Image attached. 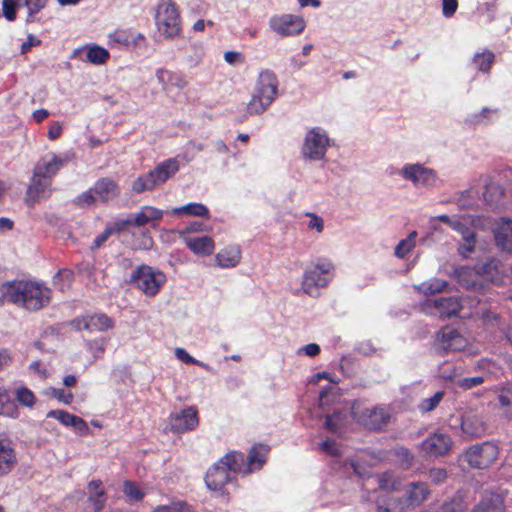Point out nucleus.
Returning a JSON list of instances; mask_svg holds the SVG:
<instances>
[{
  "instance_id": "7c9ffc66",
  "label": "nucleus",
  "mask_w": 512,
  "mask_h": 512,
  "mask_svg": "<svg viewBox=\"0 0 512 512\" xmlns=\"http://www.w3.org/2000/svg\"><path fill=\"white\" fill-rule=\"evenodd\" d=\"M348 422L347 413L342 411H334L325 417L324 427L327 431L335 435H341Z\"/></svg>"
},
{
  "instance_id": "f704fd0d",
  "label": "nucleus",
  "mask_w": 512,
  "mask_h": 512,
  "mask_svg": "<svg viewBox=\"0 0 512 512\" xmlns=\"http://www.w3.org/2000/svg\"><path fill=\"white\" fill-rule=\"evenodd\" d=\"M375 505L377 512H404L399 498L390 495L377 497Z\"/></svg>"
},
{
  "instance_id": "4468645a",
  "label": "nucleus",
  "mask_w": 512,
  "mask_h": 512,
  "mask_svg": "<svg viewBox=\"0 0 512 512\" xmlns=\"http://www.w3.org/2000/svg\"><path fill=\"white\" fill-rule=\"evenodd\" d=\"M401 175L416 186H431L436 181L435 172L421 164H407L401 170Z\"/></svg>"
},
{
  "instance_id": "8fccbe9b",
  "label": "nucleus",
  "mask_w": 512,
  "mask_h": 512,
  "mask_svg": "<svg viewBox=\"0 0 512 512\" xmlns=\"http://www.w3.org/2000/svg\"><path fill=\"white\" fill-rule=\"evenodd\" d=\"M437 512H466V507L462 501L453 499L451 501L444 502Z\"/></svg>"
},
{
  "instance_id": "69168bd1",
  "label": "nucleus",
  "mask_w": 512,
  "mask_h": 512,
  "mask_svg": "<svg viewBox=\"0 0 512 512\" xmlns=\"http://www.w3.org/2000/svg\"><path fill=\"white\" fill-rule=\"evenodd\" d=\"M307 216L311 218L308 227L311 229H316L317 232H322L324 229L323 219L314 213H307Z\"/></svg>"
},
{
  "instance_id": "9d476101",
  "label": "nucleus",
  "mask_w": 512,
  "mask_h": 512,
  "mask_svg": "<svg viewBox=\"0 0 512 512\" xmlns=\"http://www.w3.org/2000/svg\"><path fill=\"white\" fill-rule=\"evenodd\" d=\"M269 25L282 37L298 35L305 29L304 19L292 14L274 16L270 19Z\"/></svg>"
},
{
  "instance_id": "e2e57ef3",
  "label": "nucleus",
  "mask_w": 512,
  "mask_h": 512,
  "mask_svg": "<svg viewBox=\"0 0 512 512\" xmlns=\"http://www.w3.org/2000/svg\"><path fill=\"white\" fill-rule=\"evenodd\" d=\"M96 195L94 194L92 188L86 192H83L77 198V203L79 205H92L96 201Z\"/></svg>"
},
{
  "instance_id": "4be33fe9",
  "label": "nucleus",
  "mask_w": 512,
  "mask_h": 512,
  "mask_svg": "<svg viewBox=\"0 0 512 512\" xmlns=\"http://www.w3.org/2000/svg\"><path fill=\"white\" fill-rule=\"evenodd\" d=\"M92 190L102 202H108L120 195L118 184L109 177H104L96 181Z\"/></svg>"
},
{
  "instance_id": "393cba45",
  "label": "nucleus",
  "mask_w": 512,
  "mask_h": 512,
  "mask_svg": "<svg viewBox=\"0 0 512 512\" xmlns=\"http://www.w3.org/2000/svg\"><path fill=\"white\" fill-rule=\"evenodd\" d=\"M51 185V181L43 176H36L33 171V177L31 180V184L29 185L26 193V201L33 205L36 203L41 197L45 196L46 190Z\"/></svg>"
},
{
  "instance_id": "f257e3e1",
  "label": "nucleus",
  "mask_w": 512,
  "mask_h": 512,
  "mask_svg": "<svg viewBox=\"0 0 512 512\" xmlns=\"http://www.w3.org/2000/svg\"><path fill=\"white\" fill-rule=\"evenodd\" d=\"M3 300L29 311H38L49 305L52 291L42 283L31 280L4 282L0 287Z\"/></svg>"
},
{
  "instance_id": "6e6552de",
  "label": "nucleus",
  "mask_w": 512,
  "mask_h": 512,
  "mask_svg": "<svg viewBox=\"0 0 512 512\" xmlns=\"http://www.w3.org/2000/svg\"><path fill=\"white\" fill-rule=\"evenodd\" d=\"M390 418L389 409L383 406L364 408L356 414L357 421L373 431L383 430L388 425Z\"/></svg>"
},
{
  "instance_id": "cd10ccee",
  "label": "nucleus",
  "mask_w": 512,
  "mask_h": 512,
  "mask_svg": "<svg viewBox=\"0 0 512 512\" xmlns=\"http://www.w3.org/2000/svg\"><path fill=\"white\" fill-rule=\"evenodd\" d=\"M378 486L384 491H401L404 479L394 471L388 470L377 475Z\"/></svg>"
},
{
  "instance_id": "2eb2a0df",
  "label": "nucleus",
  "mask_w": 512,
  "mask_h": 512,
  "mask_svg": "<svg viewBox=\"0 0 512 512\" xmlns=\"http://www.w3.org/2000/svg\"><path fill=\"white\" fill-rule=\"evenodd\" d=\"M106 501L107 496L102 481L91 480L88 483V498L84 502L82 512H100L105 507Z\"/></svg>"
},
{
  "instance_id": "412c9836",
  "label": "nucleus",
  "mask_w": 512,
  "mask_h": 512,
  "mask_svg": "<svg viewBox=\"0 0 512 512\" xmlns=\"http://www.w3.org/2000/svg\"><path fill=\"white\" fill-rule=\"evenodd\" d=\"M328 285V278L324 276L318 269H311L306 271L303 277L302 289L303 291L313 297L318 296L319 288Z\"/></svg>"
},
{
  "instance_id": "5fc2aeb1",
  "label": "nucleus",
  "mask_w": 512,
  "mask_h": 512,
  "mask_svg": "<svg viewBox=\"0 0 512 512\" xmlns=\"http://www.w3.org/2000/svg\"><path fill=\"white\" fill-rule=\"evenodd\" d=\"M131 218L118 220L114 223L108 224L107 229H111V234L124 231L128 226H131Z\"/></svg>"
},
{
  "instance_id": "473e14b6",
  "label": "nucleus",
  "mask_w": 512,
  "mask_h": 512,
  "mask_svg": "<svg viewBox=\"0 0 512 512\" xmlns=\"http://www.w3.org/2000/svg\"><path fill=\"white\" fill-rule=\"evenodd\" d=\"M240 259L241 251L237 246L227 247L216 255L218 265L225 268L235 267L240 262Z\"/></svg>"
},
{
  "instance_id": "aec40b11",
  "label": "nucleus",
  "mask_w": 512,
  "mask_h": 512,
  "mask_svg": "<svg viewBox=\"0 0 512 512\" xmlns=\"http://www.w3.org/2000/svg\"><path fill=\"white\" fill-rule=\"evenodd\" d=\"M502 263L496 258H488L485 262L475 266L479 278L488 284V282L496 283L501 280Z\"/></svg>"
},
{
  "instance_id": "a211bd4d",
  "label": "nucleus",
  "mask_w": 512,
  "mask_h": 512,
  "mask_svg": "<svg viewBox=\"0 0 512 512\" xmlns=\"http://www.w3.org/2000/svg\"><path fill=\"white\" fill-rule=\"evenodd\" d=\"M437 341L444 351H459L465 346V340L457 329L446 326L437 333Z\"/></svg>"
},
{
  "instance_id": "e433bc0d",
  "label": "nucleus",
  "mask_w": 512,
  "mask_h": 512,
  "mask_svg": "<svg viewBox=\"0 0 512 512\" xmlns=\"http://www.w3.org/2000/svg\"><path fill=\"white\" fill-rule=\"evenodd\" d=\"M174 214H188L197 217L209 218L208 208L201 203H189L173 209Z\"/></svg>"
},
{
  "instance_id": "ddd939ff",
  "label": "nucleus",
  "mask_w": 512,
  "mask_h": 512,
  "mask_svg": "<svg viewBox=\"0 0 512 512\" xmlns=\"http://www.w3.org/2000/svg\"><path fill=\"white\" fill-rule=\"evenodd\" d=\"M453 274L459 285L467 290L485 293L489 287V284L479 278L475 267L462 266L456 268Z\"/></svg>"
},
{
  "instance_id": "6e6d98bb",
  "label": "nucleus",
  "mask_w": 512,
  "mask_h": 512,
  "mask_svg": "<svg viewBox=\"0 0 512 512\" xmlns=\"http://www.w3.org/2000/svg\"><path fill=\"white\" fill-rule=\"evenodd\" d=\"M458 8L457 0H442V13L445 17H452Z\"/></svg>"
},
{
  "instance_id": "37998d69",
  "label": "nucleus",
  "mask_w": 512,
  "mask_h": 512,
  "mask_svg": "<svg viewBox=\"0 0 512 512\" xmlns=\"http://www.w3.org/2000/svg\"><path fill=\"white\" fill-rule=\"evenodd\" d=\"M16 407L5 389L0 388V414L14 416Z\"/></svg>"
},
{
  "instance_id": "f3484780",
  "label": "nucleus",
  "mask_w": 512,
  "mask_h": 512,
  "mask_svg": "<svg viewBox=\"0 0 512 512\" xmlns=\"http://www.w3.org/2000/svg\"><path fill=\"white\" fill-rule=\"evenodd\" d=\"M461 429L464 434L472 438H480L486 434L487 424L481 416L469 411L461 416Z\"/></svg>"
},
{
  "instance_id": "49530a36",
  "label": "nucleus",
  "mask_w": 512,
  "mask_h": 512,
  "mask_svg": "<svg viewBox=\"0 0 512 512\" xmlns=\"http://www.w3.org/2000/svg\"><path fill=\"white\" fill-rule=\"evenodd\" d=\"M106 345L107 340L104 337L86 341V346L92 352V355L95 359L103 356Z\"/></svg>"
},
{
  "instance_id": "c85d7f7f",
  "label": "nucleus",
  "mask_w": 512,
  "mask_h": 512,
  "mask_svg": "<svg viewBox=\"0 0 512 512\" xmlns=\"http://www.w3.org/2000/svg\"><path fill=\"white\" fill-rule=\"evenodd\" d=\"M269 451V447L264 444L254 445L245 459L247 461V467L243 469V473H250L254 467L257 469L261 468L265 463V456Z\"/></svg>"
},
{
  "instance_id": "7ed1b4c3",
  "label": "nucleus",
  "mask_w": 512,
  "mask_h": 512,
  "mask_svg": "<svg viewBox=\"0 0 512 512\" xmlns=\"http://www.w3.org/2000/svg\"><path fill=\"white\" fill-rule=\"evenodd\" d=\"M278 92V80L269 69L263 70L258 77L256 92L247 105L249 114H261L275 100Z\"/></svg>"
},
{
  "instance_id": "864d4df0",
  "label": "nucleus",
  "mask_w": 512,
  "mask_h": 512,
  "mask_svg": "<svg viewBox=\"0 0 512 512\" xmlns=\"http://www.w3.org/2000/svg\"><path fill=\"white\" fill-rule=\"evenodd\" d=\"M428 476L433 483L441 484L447 478V471L443 468H432L429 470Z\"/></svg>"
},
{
  "instance_id": "052dcab7",
  "label": "nucleus",
  "mask_w": 512,
  "mask_h": 512,
  "mask_svg": "<svg viewBox=\"0 0 512 512\" xmlns=\"http://www.w3.org/2000/svg\"><path fill=\"white\" fill-rule=\"evenodd\" d=\"M499 402L503 407L509 408V412L512 414V390L503 389L499 395Z\"/></svg>"
},
{
  "instance_id": "de8ad7c7",
  "label": "nucleus",
  "mask_w": 512,
  "mask_h": 512,
  "mask_svg": "<svg viewBox=\"0 0 512 512\" xmlns=\"http://www.w3.org/2000/svg\"><path fill=\"white\" fill-rule=\"evenodd\" d=\"M20 6L17 0H3L2 11L3 16L10 22L16 20L17 9Z\"/></svg>"
},
{
  "instance_id": "4c0bfd02",
  "label": "nucleus",
  "mask_w": 512,
  "mask_h": 512,
  "mask_svg": "<svg viewBox=\"0 0 512 512\" xmlns=\"http://www.w3.org/2000/svg\"><path fill=\"white\" fill-rule=\"evenodd\" d=\"M156 187L155 180L150 171L138 176L132 183V191L139 194L145 191H152Z\"/></svg>"
},
{
  "instance_id": "13d9d810",
  "label": "nucleus",
  "mask_w": 512,
  "mask_h": 512,
  "mask_svg": "<svg viewBox=\"0 0 512 512\" xmlns=\"http://www.w3.org/2000/svg\"><path fill=\"white\" fill-rule=\"evenodd\" d=\"M52 395L64 404H70L73 400V394L71 392H65L64 389L53 388Z\"/></svg>"
},
{
  "instance_id": "20e7f679",
  "label": "nucleus",
  "mask_w": 512,
  "mask_h": 512,
  "mask_svg": "<svg viewBox=\"0 0 512 512\" xmlns=\"http://www.w3.org/2000/svg\"><path fill=\"white\" fill-rule=\"evenodd\" d=\"M155 23L160 34L174 38L181 31L180 14L171 0H161L157 5Z\"/></svg>"
},
{
  "instance_id": "f03ea898",
  "label": "nucleus",
  "mask_w": 512,
  "mask_h": 512,
  "mask_svg": "<svg viewBox=\"0 0 512 512\" xmlns=\"http://www.w3.org/2000/svg\"><path fill=\"white\" fill-rule=\"evenodd\" d=\"M244 464L243 453L237 451L227 453L207 471L205 476L207 488L225 494V485L232 482L236 473L243 471Z\"/></svg>"
},
{
  "instance_id": "bb28decb",
  "label": "nucleus",
  "mask_w": 512,
  "mask_h": 512,
  "mask_svg": "<svg viewBox=\"0 0 512 512\" xmlns=\"http://www.w3.org/2000/svg\"><path fill=\"white\" fill-rule=\"evenodd\" d=\"M434 307L439 311L441 317L451 318L456 316L462 305L458 297H440L434 300Z\"/></svg>"
},
{
  "instance_id": "6ab92c4d",
  "label": "nucleus",
  "mask_w": 512,
  "mask_h": 512,
  "mask_svg": "<svg viewBox=\"0 0 512 512\" xmlns=\"http://www.w3.org/2000/svg\"><path fill=\"white\" fill-rule=\"evenodd\" d=\"M66 163L63 159L56 154H51L40 159L34 167L36 176H43L51 181V179L58 173Z\"/></svg>"
},
{
  "instance_id": "c756f323",
  "label": "nucleus",
  "mask_w": 512,
  "mask_h": 512,
  "mask_svg": "<svg viewBox=\"0 0 512 512\" xmlns=\"http://www.w3.org/2000/svg\"><path fill=\"white\" fill-rule=\"evenodd\" d=\"M188 248L195 254L209 256L214 251V241L209 236L190 237L185 239Z\"/></svg>"
},
{
  "instance_id": "0e129e2a",
  "label": "nucleus",
  "mask_w": 512,
  "mask_h": 512,
  "mask_svg": "<svg viewBox=\"0 0 512 512\" xmlns=\"http://www.w3.org/2000/svg\"><path fill=\"white\" fill-rule=\"evenodd\" d=\"M143 209L147 214L150 222L159 221L163 217V211L158 208L152 206H144Z\"/></svg>"
},
{
  "instance_id": "680f3d73",
  "label": "nucleus",
  "mask_w": 512,
  "mask_h": 512,
  "mask_svg": "<svg viewBox=\"0 0 512 512\" xmlns=\"http://www.w3.org/2000/svg\"><path fill=\"white\" fill-rule=\"evenodd\" d=\"M168 80L170 81L169 85L179 89H183L188 85V81L179 73L171 72L170 78H168Z\"/></svg>"
},
{
  "instance_id": "3c124183",
  "label": "nucleus",
  "mask_w": 512,
  "mask_h": 512,
  "mask_svg": "<svg viewBox=\"0 0 512 512\" xmlns=\"http://www.w3.org/2000/svg\"><path fill=\"white\" fill-rule=\"evenodd\" d=\"M396 455L401 461V466L404 469H408L412 466L414 456L408 448L400 447L396 450Z\"/></svg>"
},
{
  "instance_id": "09e8293b",
  "label": "nucleus",
  "mask_w": 512,
  "mask_h": 512,
  "mask_svg": "<svg viewBox=\"0 0 512 512\" xmlns=\"http://www.w3.org/2000/svg\"><path fill=\"white\" fill-rule=\"evenodd\" d=\"M17 401L27 407H32L35 403V396L31 390L22 387L16 390Z\"/></svg>"
},
{
  "instance_id": "338daca9",
  "label": "nucleus",
  "mask_w": 512,
  "mask_h": 512,
  "mask_svg": "<svg viewBox=\"0 0 512 512\" xmlns=\"http://www.w3.org/2000/svg\"><path fill=\"white\" fill-rule=\"evenodd\" d=\"M74 273L70 269H61L57 272V274L54 276V284H57L58 280H63L64 282H67L70 284L73 280Z\"/></svg>"
},
{
  "instance_id": "f8f14e48",
  "label": "nucleus",
  "mask_w": 512,
  "mask_h": 512,
  "mask_svg": "<svg viewBox=\"0 0 512 512\" xmlns=\"http://www.w3.org/2000/svg\"><path fill=\"white\" fill-rule=\"evenodd\" d=\"M198 424V412L197 409L192 406L170 415L171 430L175 433L192 431Z\"/></svg>"
},
{
  "instance_id": "4d7b16f0",
  "label": "nucleus",
  "mask_w": 512,
  "mask_h": 512,
  "mask_svg": "<svg viewBox=\"0 0 512 512\" xmlns=\"http://www.w3.org/2000/svg\"><path fill=\"white\" fill-rule=\"evenodd\" d=\"M476 240L463 241L458 245V252L464 258H467L471 253L475 251Z\"/></svg>"
},
{
  "instance_id": "72a5a7b5",
  "label": "nucleus",
  "mask_w": 512,
  "mask_h": 512,
  "mask_svg": "<svg viewBox=\"0 0 512 512\" xmlns=\"http://www.w3.org/2000/svg\"><path fill=\"white\" fill-rule=\"evenodd\" d=\"M497 246L503 251L512 253V221L503 223L495 234Z\"/></svg>"
},
{
  "instance_id": "423d86ee",
  "label": "nucleus",
  "mask_w": 512,
  "mask_h": 512,
  "mask_svg": "<svg viewBox=\"0 0 512 512\" xmlns=\"http://www.w3.org/2000/svg\"><path fill=\"white\" fill-rule=\"evenodd\" d=\"M498 453L497 445L484 442L470 447L464 457L471 467L485 469L497 459Z\"/></svg>"
},
{
  "instance_id": "a878e982",
  "label": "nucleus",
  "mask_w": 512,
  "mask_h": 512,
  "mask_svg": "<svg viewBox=\"0 0 512 512\" xmlns=\"http://www.w3.org/2000/svg\"><path fill=\"white\" fill-rule=\"evenodd\" d=\"M113 327L112 320L105 314H94L83 317L79 321L78 329H85L90 332L104 331Z\"/></svg>"
},
{
  "instance_id": "a18cd8bd",
  "label": "nucleus",
  "mask_w": 512,
  "mask_h": 512,
  "mask_svg": "<svg viewBox=\"0 0 512 512\" xmlns=\"http://www.w3.org/2000/svg\"><path fill=\"white\" fill-rule=\"evenodd\" d=\"M123 493L131 501H141L145 495L135 482L129 480H126L123 484Z\"/></svg>"
},
{
  "instance_id": "1a4fd4ad",
  "label": "nucleus",
  "mask_w": 512,
  "mask_h": 512,
  "mask_svg": "<svg viewBox=\"0 0 512 512\" xmlns=\"http://www.w3.org/2000/svg\"><path fill=\"white\" fill-rule=\"evenodd\" d=\"M452 438L449 434L435 432L430 434L420 444V451L428 457H441L448 454L452 448Z\"/></svg>"
},
{
  "instance_id": "79ce46f5",
  "label": "nucleus",
  "mask_w": 512,
  "mask_h": 512,
  "mask_svg": "<svg viewBox=\"0 0 512 512\" xmlns=\"http://www.w3.org/2000/svg\"><path fill=\"white\" fill-rule=\"evenodd\" d=\"M16 407L5 389L0 388V414L14 416Z\"/></svg>"
},
{
  "instance_id": "603ef678",
  "label": "nucleus",
  "mask_w": 512,
  "mask_h": 512,
  "mask_svg": "<svg viewBox=\"0 0 512 512\" xmlns=\"http://www.w3.org/2000/svg\"><path fill=\"white\" fill-rule=\"evenodd\" d=\"M484 382V378L481 376L465 377L457 381V385L465 390L479 386Z\"/></svg>"
},
{
  "instance_id": "5701e85b",
  "label": "nucleus",
  "mask_w": 512,
  "mask_h": 512,
  "mask_svg": "<svg viewBox=\"0 0 512 512\" xmlns=\"http://www.w3.org/2000/svg\"><path fill=\"white\" fill-rule=\"evenodd\" d=\"M179 170V162L175 158L167 159L158 164L150 171L156 187L164 184L168 179L174 176Z\"/></svg>"
},
{
  "instance_id": "c03bdc74",
  "label": "nucleus",
  "mask_w": 512,
  "mask_h": 512,
  "mask_svg": "<svg viewBox=\"0 0 512 512\" xmlns=\"http://www.w3.org/2000/svg\"><path fill=\"white\" fill-rule=\"evenodd\" d=\"M417 233L414 231L410 233L408 238L401 240L397 246L395 247V255L398 258H404L414 247V239L416 237Z\"/></svg>"
},
{
  "instance_id": "c9c22d12",
  "label": "nucleus",
  "mask_w": 512,
  "mask_h": 512,
  "mask_svg": "<svg viewBox=\"0 0 512 512\" xmlns=\"http://www.w3.org/2000/svg\"><path fill=\"white\" fill-rule=\"evenodd\" d=\"M86 59L89 63L94 65H102L107 62L110 57L109 51L104 47L98 46L96 44L85 47Z\"/></svg>"
},
{
  "instance_id": "bf43d9fd",
  "label": "nucleus",
  "mask_w": 512,
  "mask_h": 512,
  "mask_svg": "<svg viewBox=\"0 0 512 512\" xmlns=\"http://www.w3.org/2000/svg\"><path fill=\"white\" fill-rule=\"evenodd\" d=\"M130 218H131L132 225L136 226V227H142V226H145L146 224L150 223L148 216L145 213L143 207L141 208V210L139 212H137L133 217H130Z\"/></svg>"
},
{
  "instance_id": "b1692460",
  "label": "nucleus",
  "mask_w": 512,
  "mask_h": 512,
  "mask_svg": "<svg viewBox=\"0 0 512 512\" xmlns=\"http://www.w3.org/2000/svg\"><path fill=\"white\" fill-rule=\"evenodd\" d=\"M48 418H55L66 427H73L78 432L88 430L87 423L80 417L70 414L64 410H51L47 413Z\"/></svg>"
},
{
  "instance_id": "58836bf2",
  "label": "nucleus",
  "mask_w": 512,
  "mask_h": 512,
  "mask_svg": "<svg viewBox=\"0 0 512 512\" xmlns=\"http://www.w3.org/2000/svg\"><path fill=\"white\" fill-rule=\"evenodd\" d=\"M494 54L490 50H484L482 53H476L472 59L475 67L482 72H488L494 62Z\"/></svg>"
},
{
  "instance_id": "39448f33",
  "label": "nucleus",
  "mask_w": 512,
  "mask_h": 512,
  "mask_svg": "<svg viewBox=\"0 0 512 512\" xmlns=\"http://www.w3.org/2000/svg\"><path fill=\"white\" fill-rule=\"evenodd\" d=\"M131 284L136 285L148 296H155L166 282V276L148 265H140L131 275Z\"/></svg>"
},
{
  "instance_id": "a19ab883",
  "label": "nucleus",
  "mask_w": 512,
  "mask_h": 512,
  "mask_svg": "<svg viewBox=\"0 0 512 512\" xmlns=\"http://www.w3.org/2000/svg\"><path fill=\"white\" fill-rule=\"evenodd\" d=\"M445 396V391H438L432 397L423 399L419 404V410L422 413H428L437 408Z\"/></svg>"
},
{
  "instance_id": "2f4dec72",
  "label": "nucleus",
  "mask_w": 512,
  "mask_h": 512,
  "mask_svg": "<svg viewBox=\"0 0 512 512\" xmlns=\"http://www.w3.org/2000/svg\"><path fill=\"white\" fill-rule=\"evenodd\" d=\"M504 499L499 494H490L484 497L472 510V512H503Z\"/></svg>"
},
{
  "instance_id": "dca6fc26",
  "label": "nucleus",
  "mask_w": 512,
  "mask_h": 512,
  "mask_svg": "<svg viewBox=\"0 0 512 512\" xmlns=\"http://www.w3.org/2000/svg\"><path fill=\"white\" fill-rule=\"evenodd\" d=\"M18 463L11 440L0 434V478L9 475Z\"/></svg>"
},
{
  "instance_id": "774afa93",
  "label": "nucleus",
  "mask_w": 512,
  "mask_h": 512,
  "mask_svg": "<svg viewBox=\"0 0 512 512\" xmlns=\"http://www.w3.org/2000/svg\"><path fill=\"white\" fill-rule=\"evenodd\" d=\"M111 235V229H107L106 227L105 230L94 239L91 249L94 250L100 248Z\"/></svg>"
},
{
  "instance_id": "9b49d317",
  "label": "nucleus",
  "mask_w": 512,
  "mask_h": 512,
  "mask_svg": "<svg viewBox=\"0 0 512 512\" xmlns=\"http://www.w3.org/2000/svg\"><path fill=\"white\" fill-rule=\"evenodd\" d=\"M404 489L405 494L398 497L404 511L421 505L430 494L427 483L421 481L409 482L404 486Z\"/></svg>"
},
{
  "instance_id": "0eeeda50",
  "label": "nucleus",
  "mask_w": 512,
  "mask_h": 512,
  "mask_svg": "<svg viewBox=\"0 0 512 512\" xmlns=\"http://www.w3.org/2000/svg\"><path fill=\"white\" fill-rule=\"evenodd\" d=\"M329 145L327 134L319 127H314L306 134L302 148L303 155L310 160H321Z\"/></svg>"
},
{
  "instance_id": "ea45409f",
  "label": "nucleus",
  "mask_w": 512,
  "mask_h": 512,
  "mask_svg": "<svg viewBox=\"0 0 512 512\" xmlns=\"http://www.w3.org/2000/svg\"><path fill=\"white\" fill-rule=\"evenodd\" d=\"M448 285L449 284L446 280L434 278L429 281L423 282L418 287V290L422 292L424 295H433L444 291L448 287Z\"/></svg>"
}]
</instances>
